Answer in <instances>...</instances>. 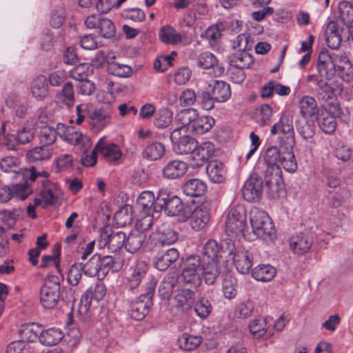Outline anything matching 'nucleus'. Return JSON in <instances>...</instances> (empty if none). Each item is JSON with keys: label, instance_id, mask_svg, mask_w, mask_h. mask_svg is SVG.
I'll use <instances>...</instances> for the list:
<instances>
[{"label": "nucleus", "instance_id": "obj_1", "mask_svg": "<svg viewBox=\"0 0 353 353\" xmlns=\"http://www.w3.org/2000/svg\"><path fill=\"white\" fill-rule=\"evenodd\" d=\"M175 121L179 124L188 125L191 132L203 134L210 131L215 124V120L210 116H199L194 108L185 109L175 116Z\"/></svg>", "mask_w": 353, "mask_h": 353}, {"label": "nucleus", "instance_id": "obj_2", "mask_svg": "<svg viewBox=\"0 0 353 353\" xmlns=\"http://www.w3.org/2000/svg\"><path fill=\"white\" fill-rule=\"evenodd\" d=\"M19 161L13 157H6L0 161V168L6 174H10L11 179L18 178L29 179L31 182H34L37 178H48L49 173L47 171L38 170L34 166L26 168H19Z\"/></svg>", "mask_w": 353, "mask_h": 353}, {"label": "nucleus", "instance_id": "obj_3", "mask_svg": "<svg viewBox=\"0 0 353 353\" xmlns=\"http://www.w3.org/2000/svg\"><path fill=\"white\" fill-rule=\"evenodd\" d=\"M155 208L157 212L164 210L170 216L181 215L186 220L190 214V209L185 206L181 199L175 195H171L167 190H161L156 197Z\"/></svg>", "mask_w": 353, "mask_h": 353}, {"label": "nucleus", "instance_id": "obj_4", "mask_svg": "<svg viewBox=\"0 0 353 353\" xmlns=\"http://www.w3.org/2000/svg\"><path fill=\"white\" fill-rule=\"evenodd\" d=\"M205 261L200 255H190L183 262L180 281L185 285L196 288L201 283L202 270Z\"/></svg>", "mask_w": 353, "mask_h": 353}, {"label": "nucleus", "instance_id": "obj_5", "mask_svg": "<svg viewBox=\"0 0 353 353\" xmlns=\"http://www.w3.org/2000/svg\"><path fill=\"white\" fill-rule=\"evenodd\" d=\"M250 221L252 232L259 238L268 240L274 237V226L265 211L257 208H252L250 212Z\"/></svg>", "mask_w": 353, "mask_h": 353}, {"label": "nucleus", "instance_id": "obj_6", "mask_svg": "<svg viewBox=\"0 0 353 353\" xmlns=\"http://www.w3.org/2000/svg\"><path fill=\"white\" fill-rule=\"evenodd\" d=\"M157 283V281L154 277H149L145 285V292L131 303L130 314L132 319L141 321L148 314Z\"/></svg>", "mask_w": 353, "mask_h": 353}, {"label": "nucleus", "instance_id": "obj_7", "mask_svg": "<svg viewBox=\"0 0 353 353\" xmlns=\"http://www.w3.org/2000/svg\"><path fill=\"white\" fill-rule=\"evenodd\" d=\"M270 132L272 134H279V143L283 149L294 148L296 141L291 117L283 114L279 121L272 125Z\"/></svg>", "mask_w": 353, "mask_h": 353}, {"label": "nucleus", "instance_id": "obj_8", "mask_svg": "<svg viewBox=\"0 0 353 353\" xmlns=\"http://www.w3.org/2000/svg\"><path fill=\"white\" fill-rule=\"evenodd\" d=\"M60 278L56 275L49 276L40 290V301L46 309H52L60 299Z\"/></svg>", "mask_w": 353, "mask_h": 353}, {"label": "nucleus", "instance_id": "obj_9", "mask_svg": "<svg viewBox=\"0 0 353 353\" xmlns=\"http://www.w3.org/2000/svg\"><path fill=\"white\" fill-rule=\"evenodd\" d=\"M246 220L247 214L243 205L232 207L225 220V232L228 236L234 237L241 234L245 228Z\"/></svg>", "mask_w": 353, "mask_h": 353}, {"label": "nucleus", "instance_id": "obj_10", "mask_svg": "<svg viewBox=\"0 0 353 353\" xmlns=\"http://www.w3.org/2000/svg\"><path fill=\"white\" fill-rule=\"evenodd\" d=\"M59 136L64 141L74 145H81L82 150L85 152L91 146L89 137L76 130L73 127L66 126L63 123L57 124Z\"/></svg>", "mask_w": 353, "mask_h": 353}, {"label": "nucleus", "instance_id": "obj_11", "mask_svg": "<svg viewBox=\"0 0 353 353\" xmlns=\"http://www.w3.org/2000/svg\"><path fill=\"white\" fill-rule=\"evenodd\" d=\"M263 180L256 173L252 174L242 188L243 199L250 203L259 201L263 194Z\"/></svg>", "mask_w": 353, "mask_h": 353}, {"label": "nucleus", "instance_id": "obj_12", "mask_svg": "<svg viewBox=\"0 0 353 353\" xmlns=\"http://www.w3.org/2000/svg\"><path fill=\"white\" fill-rule=\"evenodd\" d=\"M106 294L105 285L98 281L94 285L90 287L82 295L79 303V312L85 314L91 307L92 300H102Z\"/></svg>", "mask_w": 353, "mask_h": 353}, {"label": "nucleus", "instance_id": "obj_13", "mask_svg": "<svg viewBox=\"0 0 353 353\" xmlns=\"http://www.w3.org/2000/svg\"><path fill=\"white\" fill-rule=\"evenodd\" d=\"M148 269V265L143 261H138L134 265L130 266L126 276V288L130 290H134L139 286L143 279H147L148 281L151 275L147 276Z\"/></svg>", "mask_w": 353, "mask_h": 353}, {"label": "nucleus", "instance_id": "obj_14", "mask_svg": "<svg viewBox=\"0 0 353 353\" xmlns=\"http://www.w3.org/2000/svg\"><path fill=\"white\" fill-rule=\"evenodd\" d=\"M126 234L121 231L109 233L108 229H104L100 234L99 245L100 248H107L115 252L125 245Z\"/></svg>", "mask_w": 353, "mask_h": 353}, {"label": "nucleus", "instance_id": "obj_15", "mask_svg": "<svg viewBox=\"0 0 353 353\" xmlns=\"http://www.w3.org/2000/svg\"><path fill=\"white\" fill-rule=\"evenodd\" d=\"M95 151L110 163H117L122 157V152L119 145L108 141L105 137L98 141L95 145Z\"/></svg>", "mask_w": 353, "mask_h": 353}, {"label": "nucleus", "instance_id": "obj_16", "mask_svg": "<svg viewBox=\"0 0 353 353\" xmlns=\"http://www.w3.org/2000/svg\"><path fill=\"white\" fill-rule=\"evenodd\" d=\"M87 114L90 125L96 131H101L111 123L112 111L109 108H95Z\"/></svg>", "mask_w": 353, "mask_h": 353}, {"label": "nucleus", "instance_id": "obj_17", "mask_svg": "<svg viewBox=\"0 0 353 353\" xmlns=\"http://www.w3.org/2000/svg\"><path fill=\"white\" fill-rule=\"evenodd\" d=\"M265 185L270 198L276 199L285 194V185L280 170L276 169V172H272L270 176H266Z\"/></svg>", "mask_w": 353, "mask_h": 353}, {"label": "nucleus", "instance_id": "obj_18", "mask_svg": "<svg viewBox=\"0 0 353 353\" xmlns=\"http://www.w3.org/2000/svg\"><path fill=\"white\" fill-rule=\"evenodd\" d=\"M194 303V292L190 289H178L172 299V306L179 312L189 310Z\"/></svg>", "mask_w": 353, "mask_h": 353}, {"label": "nucleus", "instance_id": "obj_19", "mask_svg": "<svg viewBox=\"0 0 353 353\" xmlns=\"http://www.w3.org/2000/svg\"><path fill=\"white\" fill-rule=\"evenodd\" d=\"M190 225L193 230L199 231L204 228L210 219V205L208 203H202L191 212Z\"/></svg>", "mask_w": 353, "mask_h": 353}, {"label": "nucleus", "instance_id": "obj_20", "mask_svg": "<svg viewBox=\"0 0 353 353\" xmlns=\"http://www.w3.org/2000/svg\"><path fill=\"white\" fill-rule=\"evenodd\" d=\"M317 68L321 77L330 79L336 70L334 57L329 54L327 50H322L319 54Z\"/></svg>", "mask_w": 353, "mask_h": 353}, {"label": "nucleus", "instance_id": "obj_21", "mask_svg": "<svg viewBox=\"0 0 353 353\" xmlns=\"http://www.w3.org/2000/svg\"><path fill=\"white\" fill-rule=\"evenodd\" d=\"M214 153V145L212 143L207 141L198 144L196 149L191 154V159L193 161V167H200L205 163Z\"/></svg>", "mask_w": 353, "mask_h": 353}, {"label": "nucleus", "instance_id": "obj_22", "mask_svg": "<svg viewBox=\"0 0 353 353\" xmlns=\"http://www.w3.org/2000/svg\"><path fill=\"white\" fill-rule=\"evenodd\" d=\"M334 110L322 112L317 118L319 128L325 134H331L334 132L336 126L335 116H338L341 111L338 104L333 105Z\"/></svg>", "mask_w": 353, "mask_h": 353}, {"label": "nucleus", "instance_id": "obj_23", "mask_svg": "<svg viewBox=\"0 0 353 353\" xmlns=\"http://www.w3.org/2000/svg\"><path fill=\"white\" fill-rule=\"evenodd\" d=\"M179 256V251L174 248L157 253L153 260L154 267L160 270H167Z\"/></svg>", "mask_w": 353, "mask_h": 353}, {"label": "nucleus", "instance_id": "obj_24", "mask_svg": "<svg viewBox=\"0 0 353 353\" xmlns=\"http://www.w3.org/2000/svg\"><path fill=\"white\" fill-rule=\"evenodd\" d=\"M313 244V236L309 232L299 233L291 239L290 248L297 254H303L310 250Z\"/></svg>", "mask_w": 353, "mask_h": 353}, {"label": "nucleus", "instance_id": "obj_25", "mask_svg": "<svg viewBox=\"0 0 353 353\" xmlns=\"http://www.w3.org/2000/svg\"><path fill=\"white\" fill-rule=\"evenodd\" d=\"M208 87L217 103H225L231 97L230 85L225 81L214 80L208 84Z\"/></svg>", "mask_w": 353, "mask_h": 353}, {"label": "nucleus", "instance_id": "obj_26", "mask_svg": "<svg viewBox=\"0 0 353 353\" xmlns=\"http://www.w3.org/2000/svg\"><path fill=\"white\" fill-rule=\"evenodd\" d=\"M188 164L179 160L169 161L163 168L162 174L167 179L181 178L188 171Z\"/></svg>", "mask_w": 353, "mask_h": 353}, {"label": "nucleus", "instance_id": "obj_27", "mask_svg": "<svg viewBox=\"0 0 353 353\" xmlns=\"http://www.w3.org/2000/svg\"><path fill=\"white\" fill-rule=\"evenodd\" d=\"M233 260L236 270L241 274H247L252 266V254L248 250H238L234 254Z\"/></svg>", "mask_w": 353, "mask_h": 353}, {"label": "nucleus", "instance_id": "obj_28", "mask_svg": "<svg viewBox=\"0 0 353 353\" xmlns=\"http://www.w3.org/2000/svg\"><path fill=\"white\" fill-rule=\"evenodd\" d=\"M48 79L45 76L39 75L33 79L30 87V94L32 97L38 101L43 100L48 97Z\"/></svg>", "mask_w": 353, "mask_h": 353}, {"label": "nucleus", "instance_id": "obj_29", "mask_svg": "<svg viewBox=\"0 0 353 353\" xmlns=\"http://www.w3.org/2000/svg\"><path fill=\"white\" fill-rule=\"evenodd\" d=\"M42 181V190L40 192L39 197L41 199V204L43 203V206L55 204L57 197L56 193L58 190L57 184L51 182L46 179Z\"/></svg>", "mask_w": 353, "mask_h": 353}, {"label": "nucleus", "instance_id": "obj_30", "mask_svg": "<svg viewBox=\"0 0 353 353\" xmlns=\"http://www.w3.org/2000/svg\"><path fill=\"white\" fill-rule=\"evenodd\" d=\"M146 239L145 232L137 230H132L126 236L125 248L128 252L135 253L143 246Z\"/></svg>", "mask_w": 353, "mask_h": 353}, {"label": "nucleus", "instance_id": "obj_31", "mask_svg": "<svg viewBox=\"0 0 353 353\" xmlns=\"http://www.w3.org/2000/svg\"><path fill=\"white\" fill-rule=\"evenodd\" d=\"M53 154L52 146L43 145L37 146L30 150L27 154V158L30 162L42 163L49 160Z\"/></svg>", "mask_w": 353, "mask_h": 353}, {"label": "nucleus", "instance_id": "obj_32", "mask_svg": "<svg viewBox=\"0 0 353 353\" xmlns=\"http://www.w3.org/2000/svg\"><path fill=\"white\" fill-rule=\"evenodd\" d=\"M183 193L190 197H199L206 192L205 183L198 179H192L187 181L183 185Z\"/></svg>", "mask_w": 353, "mask_h": 353}, {"label": "nucleus", "instance_id": "obj_33", "mask_svg": "<svg viewBox=\"0 0 353 353\" xmlns=\"http://www.w3.org/2000/svg\"><path fill=\"white\" fill-rule=\"evenodd\" d=\"M254 63L253 57L248 52H236L230 57V63L236 69L249 68Z\"/></svg>", "mask_w": 353, "mask_h": 353}, {"label": "nucleus", "instance_id": "obj_34", "mask_svg": "<svg viewBox=\"0 0 353 353\" xmlns=\"http://www.w3.org/2000/svg\"><path fill=\"white\" fill-rule=\"evenodd\" d=\"M206 172L210 180L214 183L223 182L225 179L224 165L218 161L208 163L206 166Z\"/></svg>", "mask_w": 353, "mask_h": 353}, {"label": "nucleus", "instance_id": "obj_35", "mask_svg": "<svg viewBox=\"0 0 353 353\" xmlns=\"http://www.w3.org/2000/svg\"><path fill=\"white\" fill-rule=\"evenodd\" d=\"M300 112L304 117H312L319 114V107L314 97L304 96L299 102Z\"/></svg>", "mask_w": 353, "mask_h": 353}, {"label": "nucleus", "instance_id": "obj_36", "mask_svg": "<svg viewBox=\"0 0 353 353\" xmlns=\"http://www.w3.org/2000/svg\"><path fill=\"white\" fill-rule=\"evenodd\" d=\"M63 337V334L59 329L50 328L41 331L39 336V342L46 346L57 345Z\"/></svg>", "mask_w": 353, "mask_h": 353}, {"label": "nucleus", "instance_id": "obj_37", "mask_svg": "<svg viewBox=\"0 0 353 353\" xmlns=\"http://www.w3.org/2000/svg\"><path fill=\"white\" fill-rule=\"evenodd\" d=\"M276 273V269L273 266L269 264H262L253 269L252 275L257 281L267 282L272 280Z\"/></svg>", "mask_w": 353, "mask_h": 353}, {"label": "nucleus", "instance_id": "obj_38", "mask_svg": "<svg viewBox=\"0 0 353 353\" xmlns=\"http://www.w3.org/2000/svg\"><path fill=\"white\" fill-rule=\"evenodd\" d=\"M283 152H281L276 146L268 148L264 154V161L268 167H270L272 172H276L279 169Z\"/></svg>", "mask_w": 353, "mask_h": 353}, {"label": "nucleus", "instance_id": "obj_39", "mask_svg": "<svg viewBox=\"0 0 353 353\" xmlns=\"http://www.w3.org/2000/svg\"><path fill=\"white\" fill-rule=\"evenodd\" d=\"M137 206L146 213L157 212L155 208L156 199L150 191H144L140 194L137 201Z\"/></svg>", "mask_w": 353, "mask_h": 353}, {"label": "nucleus", "instance_id": "obj_40", "mask_svg": "<svg viewBox=\"0 0 353 353\" xmlns=\"http://www.w3.org/2000/svg\"><path fill=\"white\" fill-rule=\"evenodd\" d=\"M100 274L101 277L105 276L110 270L114 271L118 270L120 266L119 258H116V255H105L102 256L100 254L99 259Z\"/></svg>", "mask_w": 353, "mask_h": 353}, {"label": "nucleus", "instance_id": "obj_41", "mask_svg": "<svg viewBox=\"0 0 353 353\" xmlns=\"http://www.w3.org/2000/svg\"><path fill=\"white\" fill-rule=\"evenodd\" d=\"M203 341L201 336L183 333L178 339L179 346L185 351H192L197 348Z\"/></svg>", "mask_w": 353, "mask_h": 353}, {"label": "nucleus", "instance_id": "obj_42", "mask_svg": "<svg viewBox=\"0 0 353 353\" xmlns=\"http://www.w3.org/2000/svg\"><path fill=\"white\" fill-rule=\"evenodd\" d=\"M197 141L189 135L183 136L181 140L173 145L174 151L179 154H188L196 149Z\"/></svg>", "mask_w": 353, "mask_h": 353}, {"label": "nucleus", "instance_id": "obj_43", "mask_svg": "<svg viewBox=\"0 0 353 353\" xmlns=\"http://www.w3.org/2000/svg\"><path fill=\"white\" fill-rule=\"evenodd\" d=\"M172 122V112L168 108H161L154 114L153 124L158 129H165Z\"/></svg>", "mask_w": 353, "mask_h": 353}, {"label": "nucleus", "instance_id": "obj_44", "mask_svg": "<svg viewBox=\"0 0 353 353\" xmlns=\"http://www.w3.org/2000/svg\"><path fill=\"white\" fill-rule=\"evenodd\" d=\"M219 270L217 266V261H206L203 264L202 274L205 283L208 285H212L219 274Z\"/></svg>", "mask_w": 353, "mask_h": 353}, {"label": "nucleus", "instance_id": "obj_45", "mask_svg": "<svg viewBox=\"0 0 353 353\" xmlns=\"http://www.w3.org/2000/svg\"><path fill=\"white\" fill-rule=\"evenodd\" d=\"M159 38L162 42L174 45L181 41V36L170 26L163 27L159 32Z\"/></svg>", "mask_w": 353, "mask_h": 353}, {"label": "nucleus", "instance_id": "obj_46", "mask_svg": "<svg viewBox=\"0 0 353 353\" xmlns=\"http://www.w3.org/2000/svg\"><path fill=\"white\" fill-rule=\"evenodd\" d=\"M40 332V326L34 323L23 325L19 330V335L21 340L28 342H34L39 339Z\"/></svg>", "mask_w": 353, "mask_h": 353}, {"label": "nucleus", "instance_id": "obj_47", "mask_svg": "<svg viewBox=\"0 0 353 353\" xmlns=\"http://www.w3.org/2000/svg\"><path fill=\"white\" fill-rule=\"evenodd\" d=\"M176 278L174 276L167 275L161 282L158 292L163 299H168L171 296L173 289L176 283Z\"/></svg>", "mask_w": 353, "mask_h": 353}, {"label": "nucleus", "instance_id": "obj_48", "mask_svg": "<svg viewBox=\"0 0 353 353\" xmlns=\"http://www.w3.org/2000/svg\"><path fill=\"white\" fill-rule=\"evenodd\" d=\"M165 154V146L160 142H154L148 145L143 151V157L155 161L161 159Z\"/></svg>", "mask_w": 353, "mask_h": 353}, {"label": "nucleus", "instance_id": "obj_49", "mask_svg": "<svg viewBox=\"0 0 353 353\" xmlns=\"http://www.w3.org/2000/svg\"><path fill=\"white\" fill-rule=\"evenodd\" d=\"M59 135L57 127L54 128L50 125L43 126L39 132L40 143L43 145L52 146Z\"/></svg>", "mask_w": 353, "mask_h": 353}, {"label": "nucleus", "instance_id": "obj_50", "mask_svg": "<svg viewBox=\"0 0 353 353\" xmlns=\"http://www.w3.org/2000/svg\"><path fill=\"white\" fill-rule=\"evenodd\" d=\"M178 237L176 231L170 228H166L159 231L155 245L159 246L169 245L175 243Z\"/></svg>", "mask_w": 353, "mask_h": 353}, {"label": "nucleus", "instance_id": "obj_51", "mask_svg": "<svg viewBox=\"0 0 353 353\" xmlns=\"http://www.w3.org/2000/svg\"><path fill=\"white\" fill-rule=\"evenodd\" d=\"M219 250L218 243L215 240H209L203 246L201 259L206 261H217Z\"/></svg>", "mask_w": 353, "mask_h": 353}, {"label": "nucleus", "instance_id": "obj_52", "mask_svg": "<svg viewBox=\"0 0 353 353\" xmlns=\"http://www.w3.org/2000/svg\"><path fill=\"white\" fill-rule=\"evenodd\" d=\"M296 130L303 139H310L315 133L314 121L299 119L296 121Z\"/></svg>", "mask_w": 353, "mask_h": 353}, {"label": "nucleus", "instance_id": "obj_53", "mask_svg": "<svg viewBox=\"0 0 353 353\" xmlns=\"http://www.w3.org/2000/svg\"><path fill=\"white\" fill-rule=\"evenodd\" d=\"M280 166L287 172L293 173L297 169V164L293 152V148L283 149Z\"/></svg>", "mask_w": 353, "mask_h": 353}, {"label": "nucleus", "instance_id": "obj_54", "mask_svg": "<svg viewBox=\"0 0 353 353\" xmlns=\"http://www.w3.org/2000/svg\"><path fill=\"white\" fill-rule=\"evenodd\" d=\"M56 100L58 102L62 101L68 107L73 105L74 102V92L72 83L67 82L64 84L61 92L57 94Z\"/></svg>", "mask_w": 353, "mask_h": 353}, {"label": "nucleus", "instance_id": "obj_55", "mask_svg": "<svg viewBox=\"0 0 353 353\" xmlns=\"http://www.w3.org/2000/svg\"><path fill=\"white\" fill-rule=\"evenodd\" d=\"M100 254H94L88 261L83 263V273L88 276H97L98 278L101 277L100 274L99 266Z\"/></svg>", "mask_w": 353, "mask_h": 353}, {"label": "nucleus", "instance_id": "obj_56", "mask_svg": "<svg viewBox=\"0 0 353 353\" xmlns=\"http://www.w3.org/2000/svg\"><path fill=\"white\" fill-rule=\"evenodd\" d=\"M339 17L342 23L349 24L353 22V3L347 1H342L339 3Z\"/></svg>", "mask_w": 353, "mask_h": 353}, {"label": "nucleus", "instance_id": "obj_57", "mask_svg": "<svg viewBox=\"0 0 353 353\" xmlns=\"http://www.w3.org/2000/svg\"><path fill=\"white\" fill-rule=\"evenodd\" d=\"M25 180L23 183H17L12 187V197L16 196L21 200H25L32 192V188L28 183L30 180L22 178Z\"/></svg>", "mask_w": 353, "mask_h": 353}, {"label": "nucleus", "instance_id": "obj_58", "mask_svg": "<svg viewBox=\"0 0 353 353\" xmlns=\"http://www.w3.org/2000/svg\"><path fill=\"white\" fill-rule=\"evenodd\" d=\"M116 28L113 22L105 17H101L97 32L104 38H110L115 34Z\"/></svg>", "mask_w": 353, "mask_h": 353}, {"label": "nucleus", "instance_id": "obj_59", "mask_svg": "<svg viewBox=\"0 0 353 353\" xmlns=\"http://www.w3.org/2000/svg\"><path fill=\"white\" fill-rule=\"evenodd\" d=\"M251 334L256 338H261L267 333V323L265 319L258 318L249 325Z\"/></svg>", "mask_w": 353, "mask_h": 353}, {"label": "nucleus", "instance_id": "obj_60", "mask_svg": "<svg viewBox=\"0 0 353 353\" xmlns=\"http://www.w3.org/2000/svg\"><path fill=\"white\" fill-rule=\"evenodd\" d=\"M316 85V97L319 101H326L332 97L334 94V90L327 83L325 78L321 81H318V84Z\"/></svg>", "mask_w": 353, "mask_h": 353}, {"label": "nucleus", "instance_id": "obj_61", "mask_svg": "<svg viewBox=\"0 0 353 353\" xmlns=\"http://www.w3.org/2000/svg\"><path fill=\"white\" fill-rule=\"evenodd\" d=\"M236 287V279L230 275L225 276L223 281V292L225 297L229 299L234 298L237 294Z\"/></svg>", "mask_w": 353, "mask_h": 353}, {"label": "nucleus", "instance_id": "obj_62", "mask_svg": "<svg viewBox=\"0 0 353 353\" xmlns=\"http://www.w3.org/2000/svg\"><path fill=\"white\" fill-rule=\"evenodd\" d=\"M108 70L113 75L120 77H127L130 76L132 72V69L130 66L115 63L113 60L108 61Z\"/></svg>", "mask_w": 353, "mask_h": 353}, {"label": "nucleus", "instance_id": "obj_63", "mask_svg": "<svg viewBox=\"0 0 353 353\" xmlns=\"http://www.w3.org/2000/svg\"><path fill=\"white\" fill-rule=\"evenodd\" d=\"M212 305L208 299L201 297L194 305V311L201 319L208 317L212 312Z\"/></svg>", "mask_w": 353, "mask_h": 353}, {"label": "nucleus", "instance_id": "obj_64", "mask_svg": "<svg viewBox=\"0 0 353 353\" xmlns=\"http://www.w3.org/2000/svg\"><path fill=\"white\" fill-rule=\"evenodd\" d=\"M272 116L271 107L268 104L261 105L256 112L257 123L261 126L268 125L270 123Z\"/></svg>", "mask_w": 353, "mask_h": 353}]
</instances>
